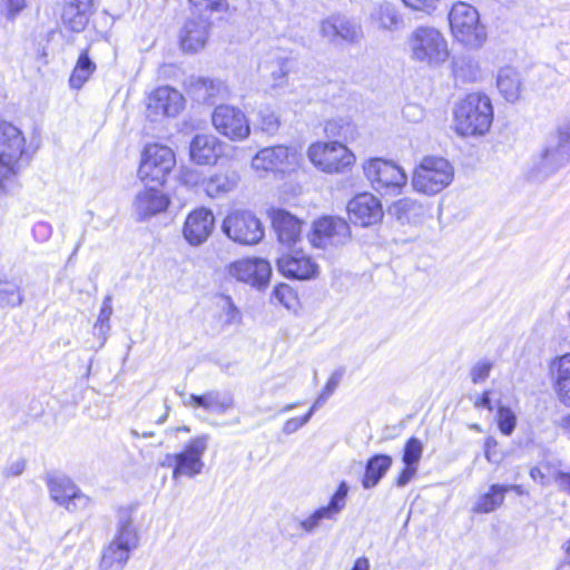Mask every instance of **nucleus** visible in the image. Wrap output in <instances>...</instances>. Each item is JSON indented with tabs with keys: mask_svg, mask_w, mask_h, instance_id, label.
<instances>
[{
	"mask_svg": "<svg viewBox=\"0 0 570 570\" xmlns=\"http://www.w3.org/2000/svg\"><path fill=\"white\" fill-rule=\"evenodd\" d=\"M493 106L488 95L470 92L453 109V129L461 137H482L493 122Z\"/></svg>",
	"mask_w": 570,
	"mask_h": 570,
	"instance_id": "obj_1",
	"label": "nucleus"
},
{
	"mask_svg": "<svg viewBox=\"0 0 570 570\" xmlns=\"http://www.w3.org/2000/svg\"><path fill=\"white\" fill-rule=\"evenodd\" d=\"M405 45L413 62L432 69L443 66L451 53L445 36L432 26L414 28L409 33Z\"/></svg>",
	"mask_w": 570,
	"mask_h": 570,
	"instance_id": "obj_2",
	"label": "nucleus"
},
{
	"mask_svg": "<svg viewBox=\"0 0 570 570\" xmlns=\"http://www.w3.org/2000/svg\"><path fill=\"white\" fill-rule=\"evenodd\" d=\"M139 544V537L131 514L124 510L119 513L116 533L110 543L102 550L100 570H124L131 551Z\"/></svg>",
	"mask_w": 570,
	"mask_h": 570,
	"instance_id": "obj_3",
	"label": "nucleus"
},
{
	"mask_svg": "<svg viewBox=\"0 0 570 570\" xmlns=\"http://www.w3.org/2000/svg\"><path fill=\"white\" fill-rule=\"evenodd\" d=\"M453 178L454 167L448 159L426 156L413 171L412 186L420 194L433 196L450 186Z\"/></svg>",
	"mask_w": 570,
	"mask_h": 570,
	"instance_id": "obj_4",
	"label": "nucleus"
},
{
	"mask_svg": "<svg viewBox=\"0 0 570 570\" xmlns=\"http://www.w3.org/2000/svg\"><path fill=\"white\" fill-rule=\"evenodd\" d=\"M449 23L454 39L464 46L480 48L487 40V30L480 22L478 10L466 2L459 1L452 6Z\"/></svg>",
	"mask_w": 570,
	"mask_h": 570,
	"instance_id": "obj_5",
	"label": "nucleus"
},
{
	"mask_svg": "<svg viewBox=\"0 0 570 570\" xmlns=\"http://www.w3.org/2000/svg\"><path fill=\"white\" fill-rule=\"evenodd\" d=\"M176 166L174 150L163 144H147L140 155L138 177L145 186H163Z\"/></svg>",
	"mask_w": 570,
	"mask_h": 570,
	"instance_id": "obj_6",
	"label": "nucleus"
},
{
	"mask_svg": "<svg viewBox=\"0 0 570 570\" xmlns=\"http://www.w3.org/2000/svg\"><path fill=\"white\" fill-rule=\"evenodd\" d=\"M362 169L372 188L382 195H399L407 184L404 169L389 159H366Z\"/></svg>",
	"mask_w": 570,
	"mask_h": 570,
	"instance_id": "obj_7",
	"label": "nucleus"
},
{
	"mask_svg": "<svg viewBox=\"0 0 570 570\" xmlns=\"http://www.w3.org/2000/svg\"><path fill=\"white\" fill-rule=\"evenodd\" d=\"M311 163L325 174H345L352 170L356 157L338 141H317L307 149Z\"/></svg>",
	"mask_w": 570,
	"mask_h": 570,
	"instance_id": "obj_8",
	"label": "nucleus"
},
{
	"mask_svg": "<svg viewBox=\"0 0 570 570\" xmlns=\"http://www.w3.org/2000/svg\"><path fill=\"white\" fill-rule=\"evenodd\" d=\"M222 229L229 239L242 245L258 244L264 237L262 222L249 210L230 212L225 217Z\"/></svg>",
	"mask_w": 570,
	"mask_h": 570,
	"instance_id": "obj_9",
	"label": "nucleus"
},
{
	"mask_svg": "<svg viewBox=\"0 0 570 570\" xmlns=\"http://www.w3.org/2000/svg\"><path fill=\"white\" fill-rule=\"evenodd\" d=\"M351 237V227L345 219L324 216L313 223L308 240L316 248L328 249L346 245Z\"/></svg>",
	"mask_w": 570,
	"mask_h": 570,
	"instance_id": "obj_10",
	"label": "nucleus"
},
{
	"mask_svg": "<svg viewBox=\"0 0 570 570\" xmlns=\"http://www.w3.org/2000/svg\"><path fill=\"white\" fill-rule=\"evenodd\" d=\"M46 484L50 499L69 512L83 511L91 503V499L67 475L49 474Z\"/></svg>",
	"mask_w": 570,
	"mask_h": 570,
	"instance_id": "obj_11",
	"label": "nucleus"
},
{
	"mask_svg": "<svg viewBox=\"0 0 570 570\" xmlns=\"http://www.w3.org/2000/svg\"><path fill=\"white\" fill-rule=\"evenodd\" d=\"M212 122L217 132L232 141H243L250 135L247 116L234 106H217L213 111Z\"/></svg>",
	"mask_w": 570,
	"mask_h": 570,
	"instance_id": "obj_12",
	"label": "nucleus"
},
{
	"mask_svg": "<svg viewBox=\"0 0 570 570\" xmlns=\"http://www.w3.org/2000/svg\"><path fill=\"white\" fill-rule=\"evenodd\" d=\"M297 161L298 155L295 148L278 145L261 149L252 159V168L263 176L269 171H285Z\"/></svg>",
	"mask_w": 570,
	"mask_h": 570,
	"instance_id": "obj_13",
	"label": "nucleus"
},
{
	"mask_svg": "<svg viewBox=\"0 0 570 570\" xmlns=\"http://www.w3.org/2000/svg\"><path fill=\"white\" fill-rule=\"evenodd\" d=\"M570 159V144H563L558 139H547L541 151L535 156L532 164V175L535 178H543L556 173Z\"/></svg>",
	"mask_w": 570,
	"mask_h": 570,
	"instance_id": "obj_14",
	"label": "nucleus"
},
{
	"mask_svg": "<svg viewBox=\"0 0 570 570\" xmlns=\"http://www.w3.org/2000/svg\"><path fill=\"white\" fill-rule=\"evenodd\" d=\"M183 95L168 86L151 91L147 97V117L158 121L165 117H176L184 108Z\"/></svg>",
	"mask_w": 570,
	"mask_h": 570,
	"instance_id": "obj_15",
	"label": "nucleus"
},
{
	"mask_svg": "<svg viewBox=\"0 0 570 570\" xmlns=\"http://www.w3.org/2000/svg\"><path fill=\"white\" fill-rule=\"evenodd\" d=\"M208 445V436L199 435L190 440L185 449L177 453V464L173 470V479L183 476L195 478L200 474L204 468L203 455Z\"/></svg>",
	"mask_w": 570,
	"mask_h": 570,
	"instance_id": "obj_16",
	"label": "nucleus"
},
{
	"mask_svg": "<svg viewBox=\"0 0 570 570\" xmlns=\"http://www.w3.org/2000/svg\"><path fill=\"white\" fill-rule=\"evenodd\" d=\"M232 277L261 288L268 284L272 276L271 264L264 258H243L232 263L228 267Z\"/></svg>",
	"mask_w": 570,
	"mask_h": 570,
	"instance_id": "obj_17",
	"label": "nucleus"
},
{
	"mask_svg": "<svg viewBox=\"0 0 570 570\" xmlns=\"http://www.w3.org/2000/svg\"><path fill=\"white\" fill-rule=\"evenodd\" d=\"M348 485L341 482L327 505L316 509L308 517L299 521V529L306 533H314L324 521H336L346 505Z\"/></svg>",
	"mask_w": 570,
	"mask_h": 570,
	"instance_id": "obj_18",
	"label": "nucleus"
},
{
	"mask_svg": "<svg viewBox=\"0 0 570 570\" xmlns=\"http://www.w3.org/2000/svg\"><path fill=\"white\" fill-rule=\"evenodd\" d=\"M215 227V216L206 207L191 210L183 225V236L190 246L204 244L212 235Z\"/></svg>",
	"mask_w": 570,
	"mask_h": 570,
	"instance_id": "obj_19",
	"label": "nucleus"
},
{
	"mask_svg": "<svg viewBox=\"0 0 570 570\" xmlns=\"http://www.w3.org/2000/svg\"><path fill=\"white\" fill-rule=\"evenodd\" d=\"M347 213L350 219L362 227L372 226L383 217L382 204L371 193H362L353 197L347 204Z\"/></svg>",
	"mask_w": 570,
	"mask_h": 570,
	"instance_id": "obj_20",
	"label": "nucleus"
},
{
	"mask_svg": "<svg viewBox=\"0 0 570 570\" xmlns=\"http://www.w3.org/2000/svg\"><path fill=\"white\" fill-rule=\"evenodd\" d=\"M277 268L284 276L301 281L316 277L320 271L315 261L302 250L284 254L277 259Z\"/></svg>",
	"mask_w": 570,
	"mask_h": 570,
	"instance_id": "obj_21",
	"label": "nucleus"
},
{
	"mask_svg": "<svg viewBox=\"0 0 570 570\" xmlns=\"http://www.w3.org/2000/svg\"><path fill=\"white\" fill-rule=\"evenodd\" d=\"M169 204V197L161 189L146 186L145 189L137 193L132 210L138 220H146L166 212Z\"/></svg>",
	"mask_w": 570,
	"mask_h": 570,
	"instance_id": "obj_22",
	"label": "nucleus"
},
{
	"mask_svg": "<svg viewBox=\"0 0 570 570\" xmlns=\"http://www.w3.org/2000/svg\"><path fill=\"white\" fill-rule=\"evenodd\" d=\"M210 22L202 17L188 19L179 33L180 47L185 52L203 50L209 39Z\"/></svg>",
	"mask_w": 570,
	"mask_h": 570,
	"instance_id": "obj_23",
	"label": "nucleus"
},
{
	"mask_svg": "<svg viewBox=\"0 0 570 570\" xmlns=\"http://www.w3.org/2000/svg\"><path fill=\"white\" fill-rule=\"evenodd\" d=\"M224 154V142L213 135H196L190 141V159L200 166L215 165Z\"/></svg>",
	"mask_w": 570,
	"mask_h": 570,
	"instance_id": "obj_24",
	"label": "nucleus"
},
{
	"mask_svg": "<svg viewBox=\"0 0 570 570\" xmlns=\"http://www.w3.org/2000/svg\"><path fill=\"white\" fill-rule=\"evenodd\" d=\"M321 32L331 40L340 38L344 41L356 42L362 38L360 24L341 16H334L324 20L321 24Z\"/></svg>",
	"mask_w": 570,
	"mask_h": 570,
	"instance_id": "obj_25",
	"label": "nucleus"
},
{
	"mask_svg": "<svg viewBox=\"0 0 570 570\" xmlns=\"http://www.w3.org/2000/svg\"><path fill=\"white\" fill-rule=\"evenodd\" d=\"M370 23L377 30L394 32L403 28L404 19L394 3L382 1L373 6Z\"/></svg>",
	"mask_w": 570,
	"mask_h": 570,
	"instance_id": "obj_26",
	"label": "nucleus"
},
{
	"mask_svg": "<svg viewBox=\"0 0 570 570\" xmlns=\"http://www.w3.org/2000/svg\"><path fill=\"white\" fill-rule=\"evenodd\" d=\"M302 222L286 210L278 209L273 214V226L277 233L278 240L286 245L293 246L302 235Z\"/></svg>",
	"mask_w": 570,
	"mask_h": 570,
	"instance_id": "obj_27",
	"label": "nucleus"
},
{
	"mask_svg": "<svg viewBox=\"0 0 570 570\" xmlns=\"http://www.w3.org/2000/svg\"><path fill=\"white\" fill-rule=\"evenodd\" d=\"M92 3L90 0H67L62 13V23L71 31L80 32L85 29Z\"/></svg>",
	"mask_w": 570,
	"mask_h": 570,
	"instance_id": "obj_28",
	"label": "nucleus"
},
{
	"mask_svg": "<svg viewBox=\"0 0 570 570\" xmlns=\"http://www.w3.org/2000/svg\"><path fill=\"white\" fill-rule=\"evenodd\" d=\"M497 87L508 102L518 101L523 88L518 70L510 66L501 68L497 76Z\"/></svg>",
	"mask_w": 570,
	"mask_h": 570,
	"instance_id": "obj_29",
	"label": "nucleus"
},
{
	"mask_svg": "<svg viewBox=\"0 0 570 570\" xmlns=\"http://www.w3.org/2000/svg\"><path fill=\"white\" fill-rule=\"evenodd\" d=\"M185 404L189 407H203L205 411L224 414L233 407V400L222 396L218 391H209L203 395L191 394Z\"/></svg>",
	"mask_w": 570,
	"mask_h": 570,
	"instance_id": "obj_30",
	"label": "nucleus"
},
{
	"mask_svg": "<svg viewBox=\"0 0 570 570\" xmlns=\"http://www.w3.org/2000/svg\"><path fill=\"white\" fill-rule=\"evenodd\" d=\"M238 181L239 177L236 173H216L204 180V190L210 198L222 197L233 191L237 187Z\"/></svg>",
	"mask_w": 570,
	"mask_h": 570,
	"instance_id": "obj_31",
	"label": "nucleus"
},
{
	"mask_svg": "<svg viewBox=\"0 0 570 570\" xmlns=\"http://www.w3.org/2000/svg\"><path fill=\"white\" fill-rule=\"evenodd\" d=\"M392 465V459L385 454L371 458L366 464L362 484L365 489L374 488Z\"/></svg>",
	"mask_w": 570,
	"mask_h": 570,
	"instance_id": "obj_32",
	"label": "nucleus"
},
{
	"mask_svg": "<svg viewBox=\"0 0 570 570\" xmlns=\"http://www.w3.org/2000/svg\"><path fill=\"white\" fill-rule=\"evenodd\" d=\"M507 488L500 484H492L489 491L480 495L474 503L473 511L476 513H490L503 504Z\"/></svg>",
	"mask_w": 570,
	"mask_h": 570,
	"instance_id": "obj_33",
	"label": "nucleus"
},
{
	"mask_svg": "<svg viewBox=\"0 0 570 570\" xmlns=\"http://www.w3.org/2000/svg\"><path fill=\"white\" fill-rule=\"evenodd\" d=\"M390 210L399 220L406 223H415L424 214L422 204L411 198L399 199Z\"/></svg>",
	"mask_w": 570,
	"mask_h": 570,
	"instance_id": "obj_34",
	"label": "nucleus"
},
{
	"mask_svg": "<svg viewBox=\"0 0 570 570\" xmlns=\"http://www.w3.org/2000/svg\"><path fill=\"white\" fill-rule=\"evenodd\" d=\"M452 73L461 82H475L481 77L479 63L471 58H458L453 61Z\"/></svg>",
	"mask_w": 570,
	"mask_h": 570,
	"instance_id": "obj_35",
	"label": "nucleus"
},
{
	"mask_svg": "<svg viewBox=\"0 0 570 570\" xmlns=\"http://www.w3.org/2000/svg\"><path fill=\"white\" fill-rule=\"evenodd\" d=\"M96 70V65L88 57L87 51L82 52L69 78V83L73 89H80Z\"/></svg>",
	"mask_w": 570,
	"mask_h": 570,
	"instance_id": "obj_36",
	"label": "nucleus"
},
{
	"mask_svg": "<svg viewBox=\"0 0 570 570\" xmlns=\"http://www.w3.org/2000/svg\"><path fill=\"white\" fill-rule=\"evenodd\" d=\"M23 302V295L20 287L11 282L0 281V307H16Z\"/></svg>",
	"mask_w": 570,
	"mask_h": 570,
	"instance_id": "obj_37",
	"label": "nucleus"
},
{
	"mask_svg": "<svg viewBox=\"0 0 570 570\" xmlns=\"http://www.w3.org/2000/svg\"><path fill=\"white\" fill-rule=\"evenodd\" d=\"M497 422L500 432L504 435H511L517 425V415L509 406L502 404L501 400H497Z\"/></svg>",
	"mask_w": 570,
	"mask_h": 570,
	"instance_id": "obj_38",
	"label": "nucleus"
},
{
	"mask_svg": "<svg viewBox=\"0 0 570 570\" xmlns=\"http://www.w3.org/2000/svg\"><path fill=\"white\" fill-rule=\"evenodd\" d=\"M195 86L198 90L204 91V98L222 96L226 91L224 82L209 78H199Z\"/></svg>",
	"mask_w": 570,
	"mask_h": 570,
	"instance_id": "obj_39",
	"label": "nucleus"
},
{
	"mask_svg": "<svg viewBox=\"0 0 570 570\" xmlns=\"http://www.w3.org/2000/svg\"><path fill=\"white\" fill-rule=\"evenodd\" d=\"M423 452V444L416 438H411L404 448L403 462L417 466Z\"/></svg>",
	"mask_w": 570,
	"mask_h": 570,
	"instance_id": "obj_40",
	"label": "nucleus"
},
{
	"mask_svg": "<svg viewBox=\"0 0 570 570\" xmlns=\"http://www.w3.org/2000/svg\"><path fill=\"white\" fill-rule=\"evenodd\" d=\"M272 295L277 303L284 305L288 309L293 308L297 301L293 288L286 284L277 285Z\"/></svg>",
	"mask_w": 570,
	"mask_h": 570,
	"instance_id": "obj_41",
	"label": "nucleus"
},
{
	"mask_svg": "<svg viewBox=\"0 0 570 570\" xmlns=\"http://www.w3.org/2000/svg\"><path fill=\"white\" fill-rule=\"evenodd\" d=\"M259 128L262 131L269 135L275 134L279 128V119L274 111L268 109L261 110L258 112Z\"/></svg>",
	"mask_w": 570,
	"mask_h": 570,
	"instance_id": "obj_42",
	"label": "nucleus"
},
{
	"mask_svg": "<svg viewBox=\"0 0 570 570\" xmlns=\"http://www.w3.org/2000/svg\"><path fill=\"white\" fill-rule=\"evenodd\" d=\"M441 0H402L404 6L413 11L425 14H433L440 6Z\"/></svg>",
	"mask_w": 570,
	"mask_h": 570,
	"instance_id": "obj_43",
	"label": "nucleus"
},
{
	"mask_svg": "<svg viewBox=\"0 0 570 570\" xmlns=\"http://www.w3.org/2000/svg\"><path fill=\"white\" fill-rule=\"evenodd\" d=\"M341 379H342V374L338 372H335L331 375V377L328 379V381L326 382V384L324 386V390L322 391V393L320 394V396L316 399V401L314 402V404L311 407V409H313V412H315V410L317 407L322 406L325 403V401L327 400V397L333 394V392L338 386Z\"/></svg>",
	"mask_w": 570,
	"mask_h": 570,
	"instance_id": "obj_44",
	"label": "nucleus"
},
{
	"mask_svg": "<svg viewBox=\"0 0 570 570\" xmlns=\"http://www.w3.org/2000/svg\"><path fill=\"white\" fill-rule=\"evenodd\" d=\"M177 179L180 184L187 187H196L200 183L204 184L202 174L197 169L187 166H181L179 168Z\"/></svg>",
	"mask_w": 570,
	"mask_h": 570,
	"instance_id": "obj_45",
	"label": "nucleus"
},
{
	"mask_svg": "<svg viewBox=\"0 0 570 570\" xmlns=\"http://www.w3.org/2000/svg\"><path fill=\"white\" fill-rule=\"evenodd\" d=\"M553 367L556 368L554 384L567 383L570 381V353H567L554 361Z\"/></svg>",
	"mask_w": 570,
	"mask_h": 570,
	"instance_id": "obj_46",
	"label": "nucleus"
},
{
	"mask_svg": "<svg viewBox=\"0 0 570 570\" xmlns=\"http://www.w3.org/2000/svg\"><path fill=\"white\" fill-rule=\"evenodd\" d=\"M191 6L198 9H206L212 12H224L228 9L227 0H188Z\"/></svg>",
	"mask_w": 570,
	"mask_h": 570,
	"instance_id": "obj_47",
	"label": "nucleus"
},
{
	"mask_svg": "<svg viewBox=\"0 0 570 570\" xmlns=\"http://www.w3.org/2000/svg\"><path fill=\"white\" fill-rule=\"evenodd\" d=\"M26 7L27 0H4L2 13L8 20H14Z\"/></svg>",
	"mask_w": 570,
	"mask_h": 570,
	"instance_id": "obj_48",
	"label": "nucleus"
},
{
	"mask_svg": "<svg viewBox=\"0 0 570 570\" xmlns=\"http://www.w3.org/2000/svg\"><path fill=\"white\" fill-rule=\"evenodd\" d=\"M313 413H314L313 409H311L302 417H292V419L287 420L283 425V432L285 434H292V433L296 432L297 430H299L302 426H304L309 421Z\"/></svg>",
	"mask_w": 570,
	"mask_h": 570,
	"instance_id": "obj_49",
	"label": "nucleus"
},
{
	"mask_svg": "<svg viewBox=\"0 0 570 570\" xmlns=\"http://www.w3.org/2000/svg\"><path fill=\"white\" fill-rule=\"evenodd\" d=\"M491 367H492V364L490 362H485V361L478 362L471 368V372H470L472 382L476 384V383L484 381L489 376Z\"/></svg>",
	"mask_w": 570,
	"mask_h": 570,
	"instance_id": "obj_50",
	"label": "nucleus"
},
{
	"mask_svg": "<svg viewBox=\"0 0 570 570\" xmlns=\"http://www.w3.org/2000/svg\"><path fill=\"white\" fill-rule=\"evenodd\" d=\"M222 308L225 311V322L237 323L239 322V312L232 302L230 297L225 296L222 298Z\"/></svg>",
	"mask_w": 570,
	"mask_h": 570,
	"instance_id": "obj_51",
	"label": "nucleus"
},
{
	"mask_svg": "<svg viewBox=\"0 0 570 570\" xmlns=\"http://www.w3.org/2000/svg\"><path fill=\"white\" fill-rule=\"evenodd\" d=\"M112 314V306H111V297L107 296L102 306L96 323V327H100L102 330L105 326L108 328V322L110 320V316Z\"/></svg>",
	"mask_w": 570,
	"mask_h": 570,
	"instance_id": "obj_52",
	"label": "nucleus"
},
{
	"mask_svg": "<svg viewBox=\"0 0 570 570\" xmlns=\"http://www.w3.org/2000/svg\"><path fill=\"white\" fill-rule=\"evenodd\" d=\"M26 469V461L23 459H17L9 462L3 470V475L7 478L19 476Z\"/></svg>",
	"mask_w": 570,
	"mask_h": 570,
	"instance_id": "obj_53",
	"label": "nucleus"
},
{
	"mask_svg": "<svg viewBox=\"0 0 570 570\" xmlns=\"http://www.w3.org/2000/svg\"><path fill=\"white\" fill-rule=\"evenodd\" d=\"M417 466L412 464H405V468L401 472V474L395 480V484L399 488L405 487L416 474Z\"/></svg>",
	"mask_w": 570,
	"mask_h": 570,
	"instance_id": "obj_54",
	"label": "nucleus"
},
{
	"mask_svg": "<svg viewBox=\"0 0 570 570\" xmlns=\"http://www.w3.org/2000/svg\"><path fill=\"white\" fill-rule=\"evenodd\" d=\"M285 65H286V62L283 59L278 63L277 70L272 71L274 87H281L286 82L288 70Z\"/></svg>",
	"mask_w": 570,
	"mask_h": 570,
	"instance_id": "obj_55",
	"label": "nucleus"
},
{
	"mask_svg": "<svg viewBox=\"0 0 570 570\" xmlns=\"http://www.w3.org/2000/svg\"><path fill=\"white\" fill-rule=\"evenodd\" d=\"M549 139H558L563 144H570V119L562 122Z\"/></svg>",
	"mask_w": 570,
	"mask_h": 570,
	"instance_id": "obj_56",
	"label": "nucleus"
},
{
	"mask_svg": "<svg viewBox=\"0 0 570 570\" xmlns=\"http://www.w3.org/2000/svg\"><path fill=\"white\" fill-rule=\"evenodd\" d=\"M554 389L559 401L567 407H570V381L554 384Z\"/></svg>",
	"mask_w": 570,
	"mask_h": 570,
	"instance_id": "obj_57",
	"label": "nucleus"
},
{
	"mask_svg": "<svg viewBox=\"0 0 570 570\" xmlns=\"http://www.w3.org/2000/svg\"><path fill=\"white\" fill-rule=\"evenodd\" d=\"M552 478L561 491L570 494V473L556 471Z\"/></svg>",
	"mask_w": 570,
	"mask_h": 570,
	"instance_id": "obj_58",
	"label": "nucleus"
},
{
	"mask_svg": "<svg viewBox=\"0 0 570 570\" xmlns=\"http://www.w3.org/2000/svg\"><path fill=\"white\" fill-rule=\"evenodd\" d=\"M492 391H485L480 396H478L474 400V406L476 409L484 407L489 411H493V404H492Z\"/></svg>",
	"mask_w": 570,
	"mask_h": 570,
	"instance_id": "obj_59",
	"label": "nucleus"
},
{
	"mask_svg": "<svg viewBox=\"0 0 570 570\" xmlns=\"http://www.w3.org/2000/svg\"><path fill=\"white\" fill-rule=\"evenodd\" d=\"M495 446H497V441L493 438H488L485 440V458L490 462H498L497 455L494 453Z\"/></svg>",
	"mask_w": 570,
	"mask_h": 570,
	"instance_id": "obj_60",
	"label": "nucleus"
},
{
	"mask_svg": "<svg viewBox=\"0 0 570 570\" xmlns=\"http://www.w3.org/2000/svg\"><path fill=\"white\" fill-rule=\"evenodd\" d=\"M530 476L533 481L539 482L541 485H547L548 481L546 474L541 471L540 468L534 466L530 470Z\"/></svg>",
	"mask_w": 570,
	"mask_h": 570,
	"instance_id": "obj_61",
	"label": "nucleus"
},
{
	"mask_svg": "<svg viewBox=\"0 0 570 570\" xmlns=\"http://www.w3.org/2000/svg\"><path fill=\"white\" fill-rule=\"evenodd\" d=\"M557 426L562 431V433L570 435V412L558 420Z\"/></svg>",
	"mask_w": 570,
	"mask_h": 570,
	"instance_id": "obj_62",
	"label": "nucleus"
},
{
	"mask_svg": "<svg viewBox=\"0 0 570 570\" xmlns=\"http://www.w3.org/2000/svg\"><path fill=\"white\" fill-rule=\"evenodd\" d=\"M159 464L163 468H174L175 469L176 464H177V454H166Z\"/></svg>",
	"mask_w": 570,
	"mask_h": 570,
	"instance_id": "obj_63",
	"label": "nucleus"
},
{
	"mask_svg": "<svg viewBox=\"0 0 570 570\" xmlns=\"http://www.w3.org/2000/svg\"><path fill=\"white\" fill-rule=\"evenodd\" d=\"M352 570H370V561L365 557L357 558Z\"/></svg>",
	"mask_w": 570,
	"mask_h": 570,
	"instance_id": "obj_64",
	"label": "nucleus"
}]
</instances>
